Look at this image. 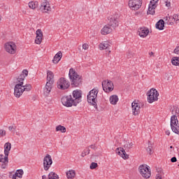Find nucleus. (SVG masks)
<instances>
[{
  "instance_id": "nucleus-31",
  "label": "nucleus",
  "mask_w": 179,
  "mask_h": 179,
  "mask_svg": "<svg viewBox=\"0 0 179 179\" xmlns=\"http://www.w3.org/2000/svg\"><path fill=\"white\" fill-rule=\"evenodd\" d=\"M172 65H175L176 66H179V57H174L171 59Z\"/></svg>"
},
{
  "instance_id": "nucleus-39",
  "label": "nucleus",
  "mask_w": 179,
  "mask_h": 179,
  "mask_svg": "<svg viewBox=\"0 0 179 179\" xmlns=\"http://www.w3.org/2000/svg\"><path fill=\"white\" fill-rule=\"evenodd\" d=\"M99 166V164H97V163L96 162H92L90 166V169H91V170H94V169L97 168Z\"/></svg>"
},
{
  "instance_id": "nucleus-43",
  "label": "nucleus",
  "mask_w": 179,
  "mask_h": 179,
  "mask_svg": "<svg viewBox=\"0 0 179 179\" xmlns=\"http://www.w3.org/2000/svg\"><path fill=\"white\" fill-rule=\"evenodd\" d=\"M165 3H166V6H167L168 8L171 6V3L170 1H169V0H164Z\"/></svg>"
},
{
  "instance_id": "nucleus-1",
  "label": "nucleus",
  "mask_w": 179,
  "mask_h": 179,
  "mask_svg": "<svg viewBox=\"0 0 179 179\" xmlns=\"http://www.w3.org/2000/svg\"><path fill=\"white\" fill-rule=\"evenodd\" d=\"M54 85V73L51 71H47V82L45 87L43 88L44 96H48L52 90V86Z\"/></svg>"
},
{
  "instance_id": "nucleus-28",
  "label": "nucleus",
  "mask_w": 179,
  "mask_h": 179,
  "mask_svg": "<svg viewBox=\"0 0 179 179\" xmlns=\"http://www.w3.org/2000/svg\"><path fill=\"white\" fill-rule=\"evenodd\" d=\"M8 157V156H6V155H0V162L4 163L5 164H8V163H9Z\"/></svg>"
},
{
  "instance_id": "nucleus-59",
  "label": "nucleus",
  "mask_w": 179,
  "mask_h": 179,
  "mask_svg": "<svg viewBox=\"0 0 179 179\" xmlns=\"http://www.w3.org/2000/svg\"><path fill=\"white\" fill-rule=\"evenodd\" d=\"M0 107H1V104H0Z\"/></svg>"
},
{
  "instance_id": "nucleus-20",
  "label": "nucleus",
  "mask_w": 179,
  "mask_h": 179,
  "mask_svg": "<svg viewBox=\"0 0 179 179\" xmlns=\"http://www.w3.org/2000/svg\"><path fill=\"white\" fill-rule=\"evenodd\" d=\"M112 32H113V28H111V27L108 25V24L105 25L101 30V34H103V36H106V34H110V33H112Z\"/></svg>"
},
{
  "instance_id": "nucleus-2",
  "label": "nucleus",
  "mask_w": 179,
  "mask_h": 179,
  "mask_svg": "<svg viewBox=\"0 0 179 179\" xmlns=\"http://www.w3.org/2000/svg\"><path fill=\"white\" fill-rule=\"evenodd\" d=\"M30 90H31V85H23V83L22 84V83H20L15 86L14 96L19 98L23 94L24 92H30Z\"/></svg>"
},
{
  "instance_id": "nucleus-19",
  "label": "nucleus",
  "mask_w": 179,
  "mask_h": 179,
  "mask_svg": "<svg viewBox=\"0 0 179 179\" xmlns=\"http://www.w3.org/2000/svg\"><path fill=\"white\" fill-rule=\"evenodd\" d=\"M115 152L119 156H121L122 159H124V160L129 158V155L127 154V152H125V150L122 148H117Z\"/></svg>"
},
{
  "instance_id": "nucleus-3",
  "label": "nucleus",
  "mask_w": 179,
  "mask_h": 179,
  "mask_svg": "<svg viewBox=\"0 0 179 179\" xmlns=\"http://www.w3.org/2000/svg\"><path fill=\"white\" fill-rule=\"evenodd\" d=\"M69 76L72 82V86L78 87V86L82 85V77L79 76L76 71H75V69H70Z\"/></svg>"
},
{
  "instance_id": "nucleus-6",
  "label": "nucleus",
  "mask_w": 179,
  "mask_h": 179,
  "mask_svg": "<svg viewBox=\"0 0 179 179\" xmlns=\"http://www.w3.org/2000/svg\"><path fill=\"white\" fill-rule=\"evenodd\" d=\"M4 48L6 52L8 54H16V51H17V46H16V43L13 41L7 42L4 45Z\"/></svg>"
},
{
  "instance_id": "nucleus-18",
  "label": "nucleus",
  "mask_w": 179,
  "mask_h": 179,
  "mask_svg": "<svg viewBox=\"0 0 179 179\" xmlns=\"http://www.w3.org/2000/svg\"><path fill=\"white\" fill-rule=\"evenodd\" d=\"M131 108L133 115H139V113H141V106H139L138 101H134L131 103Z\"/></svg>"
},
{
  "instance_id": "nucleus-7",
  "label": "nucleus",
  "mask_w": 179,
  "mask_h": 179,
  "mask_svg": "<svg viewBox=\"0 0 179 179\" xmlns=\"http://www.w3.org/2000/svg\"><path fill=\"white\" fill-rule=\"evenodd\" d=\"M147 94L148 103H153V101H157L159 99V92L155 88L148 91Z\"/></svg>"
},
{
  "instance_id": "nucleus-21",
  "label": "nucleus",
  "mask_w": 179,
  "mask_h": 179,
  "mask_svg": "<svg viewBox=\"0 0 179 179\" xmlns=\"http://www.w3.org/2000/svg\"><path fill=\"white\" fill-rule=\"evenodd\" d=\"M110 47H111V45H110V42L108 41H105L99 44V49L106 50V51H108L109 54L110 52H111V50H110Z\"/></svg>"
},
{
  "instance_id": "nucleus-44",
  "label": "nucleus",
  "mask_w": 179,
  "mask_h": 179,
  "mask_svg": "<svg viewBox=\"0 0 179 179\" xmlns=\"http://www.w3.org/2000/svg\"><path fill=\"white\" fill-rule=\"evenodd\" d=\"M1 136H5L6 135V131L5 130H0Z\"/></svg>"
},
{
  "instance_id": "nucleus-57",
  "label": "nucleus",
  "mask_w": 179,
  "mask_h": 179,
  "mask_svg": "<svg viewBox=\"0 0 179 179\" xmlns=\"http://www.w3.org/2000/svg\"><path fill=\"white\" fill-rule=\"evenodd\" d=\"M173 145H171L170 149H173Z\"/></svg>"
},
{
  "instance_id": "nucleus-8",
  "label": "nucleus",
  "mask_w": 179,
  "mask_h": 179,
  "mask_svg": "<svg viewBox=\"0 0 179 179\" xmlns=\"http://www.w3.org/2000/svg\"><path fill=\"white\" fill-rule=\"evenodd\" d=\"M62 103L63 106H65V107H72V106H78L77 103H75V101L73 100V98H72V95L63 96L62 98Z\"/></svg>"
},
{
  "instance_id": "nucleus-48",
  "label": "nucleus",
  "mask_w": 179,
  "mask_h": 179,
  "mask_svg": "<svg viewBox=\"0 0 179 179\" xmlns=\"http://www.w3.org/2000/svg\"><path fill=\"white\" fill-rule=\"evenodd\" d=\"M171 163H176V162H177V157H173L171 159Z\"/></svg>"
},
{
  "instance_id": "nucleus-40",
  "label": "nucleus",
  "mask_w": 179,
  "mask_h": 179,
  "mask_svg": "<svg viewBox=\"0 0 179 179\" xmlns=\"http://www.w3.org/2000/svg\"><path fill=\"white\" fill-rule=\"evenodd\" d=\"M36 34V37L43 38V31H41V29H38Z\"/></svg>"
},
{
  "instance_id": "nucleus-16",
  "label": "nucleus",
  "mask_w": 179,
  "mask_h": 179,
  "mask_svg": "<svg viewBox=\"0 0 179 179\" xmlns=\"http://www.w3.org/2000/svg\"><path fill=\"white\" fill-rule=\"evenodd\" d=\"M72 98L75 103L79 104L82 101V92L79 90L73 91Z\"/></svg>"
},
{
  "instance_id": "nucleus-14",
  "label": "nucleus",
  "mask_w": 179,
  "mask_h": 179,
  "mask_svg": "<svg viewBox=\"0 0 179 179\" xmlns=\"http://www.w3.org/2000/svg\"><path fill=\"white\" fill-rule=\"evenodd\" d=\"M129 6L132 10H138L142 6V0H129Z\"/></svg>"
},
{
  "instance_id": "nucleus-26",
  "label": "nucleus",
  "mask_w": 179,
  "mask_h": 179,
  "mask_svg": "<svg viewBox=\"0 0 179 179\" xmlns=\"http://www.w3.org/2000/svg\"><path fill=\"white\" fill-rule=\"evenodd\" d=\"M156 28L158 29V30H163L164 29V20H159L157 23H156Z\"/></svg>"
},
{
  "instance_id": "nucleus-32",
  "label": "nucleus",
  "mask_w": 179,
  "mask_h": 179,
  "mask_svg": "<svg viewBox=\"0 0 179 179\" xmlns=\"http://www.w3.org/2000/svg\"><path fill=\"white\" fill-rule=\"evenodd\" d=\"M166 20H168V24H174V22H176L174 15L166 17Z\"/></svg>"
},
{
  "instance_id": "nucleus-37",
  "label": "nucleus",
  "mask_w": 179,
  "mask_h": 179,
  "mask_svg": "<svg viewBox=\"0 0 179 179\" xmlns=\"http://www.w3.org/2000/svg\"><path fill=\"white\" fill-rule=\"evenodd\" d=\"M58 178V175L54 172H50L48 175V179H57Z\"/></svg>"
},
{
  "instance_id": "nucleus-42",
  "label": "nucleus",
  "mask_w": 179,
  "mask_h": 179,
  "mask_svg": "<svg viewBox=\"0 0 179 179\" xmlns=\"http://www.w3.org/2000/svg\"><path fill=\"white\" fill-rule=\"evenodd\" d=\"M152 149H153V148L152 147V144H149L148 148H147V152L150 154L152 155Z\"/></svg>"
},
{
  "instance_id": "nucleus-50",
  "label": "nucleus",
  "mask_w": 179,
  "mask_h": 179,
  "mask_svg": "<svg viewBox=\"0 0 179 179\" xmlns=\"http://www.w3.org/2000/svg\"><path fill=\"white\" fill-rule=\"evenodd\" d=\"M89 148L91 149H93L94 150H96V145H91Z\"/></svg>"
},
{
  "instance_id": "nucleus-56",
  "label": "nucleus",
  "mask_w": 179,
  "mask_h": 179,
  "mask_svg": "<svg viewBox=\"0 0 179 179\" xmlns=\"http://www.w3.org/2000/svg\"><path fill=\"white\" fill-rule=\"evenodd\" d=\"M174 111H176V113H177V110H176V109H174V110L172 111L173 114H174Z\"/></svg>"
},
{
  "instance_id": "nucleus-35",
  "label": "nucleus",
  "mask_w": 179,
  "mask_h": 179,
  "mask_svg": "<svg viewBox=\"0 0 179 179\" xmlns=\"http://www.w3.org/2000/svg\"><path fill=\"white\" fill-rule=\"evenodd\" d=\"M90 153V147H87L83 152L81 153V157H85L87 155H89Z\"/></svg>"
},
{
  "instance_id": "nucleus-47",
  "label": "nucleus",
  "mask_w": 179,
  "mask_h": 179,
  "mask_svg": "<svg viewBox=\"0 0 179 179\" xmlns=\"http://www.w3.org/2000/svg\"><path fill=\"white\" fill-rule=\"evenodd\" d=\"M174 17H175V22H179V16L177 14L173 15Z\"/></svg>"
},
{
  "instance_id": "nucleus-36",
  "label": "nucleus",
  "mask_w": 179,
  "mask_h": 179,
  "mask_svg": "<svg viewBox=\"0 0 179 179\" xmlns=\"http://www.w3.org/2000/svg\"><path fill=\"white\" fill-rule=\"evenodd\" d=\"M56 131H60L62 133H65L66 132V128H65L64 126L59 125L56 127Z\"/></svg>"
},
{
  "instance_id": "nucleus-5",
  "label": "nucleus",
  "mask_w": 179,
  "mask_h": 179,
  "mask_svg": "<svg viewBox=\"0 0 179 179\" xmlns=\"http://www.w3.org/2000/svg\"><path fill=\"white\" fill-rule=\"evenodd\" d=\"M138 171L143 177V178H150V176H152V173L150 172V169L148 166V165H141L138 167Z\"/></svg>"
},
{
  "instance_id": "nucleus-55",
  "label": "nucleus",
  "mask_w": 179,
  "mask_h": 179,
  "mask_svg": "<svg viewBox=\"0 0 179 179\" xmlns=\"http://www.w3.org/2000/svg\"><path fill=\"white\" fill-rule=\"evenodd\" d=\"M166 135H168V136L170 135V131H166Z\"/></svg>"
},
{
  "instance_id": "nucleus-12",
  "label": "nucleus",
  "mask_w": 179,
  "mask_h": 179,
  "mask_svg": "<svg viewBox=\"0 0 179 179\" xmlns=\"http://www.w3.org/2000/svg\"><path fill=\"white\" fill-rule=\"evenodd\" d=\"M102 87L106 93H110L114 90V84L111 80H105L102 82Z\"/></svg>"
},
{
  "instance_id": "nucleus-34",
  "label": "nucleus",
  "mask_w": 179,
  "mask_h": 179,
  "mask_svg": "<svg viewBox=\"0 0 179 179\" xmlns=\"http://www.w3.org/2000/svg\"><path fill=\"white\" fill-rule=\"evenodd\" d=\"M132 146H134V143L127 142L124 144V148L125 150H129V149H132Z\"/></svg>"
},
{
  "instance_id": "nucleus-38",
  "label": "nucleus",
  "mask_w": 179,
  "mask_h": 179,
  "mask_svg": "<svg viewBox=\"0 0 179 179\" xmlns=\"http://www.w3.org/2000/svg\"><path fill=\"white\" fill-rule=\"evenodd\" d=\"M16 173H17L18 178L23 177L24 172L22 169L17 170Z\"/></svg>"
},
{
  "instance_id": "nucleus-25",
  "label": "nucleus",
  "mask_w": 179,
  "mask_h": 179,
  "mask_svg": "<svg viewBox=\"0 0 179 179\" xmlns=\"http://www.w3.org/2000/svg\"><path fill=\"white\" fill-rule=\"evenodd\" d=\"M10 149H12V144L10 143H6L4 145V155L9 156V152H10Z\"/></svg>"
},
{
  "instance_id": "nucleus-51",
  "label": "nucleus",
  "mask_w": 179,
  "mask_h": 179,
  "mask_svg": "<svg viewBox=\"0 0 179 179\" xmlns=\"http://www.w3.org/2000/svg\"><path fill=\"white\" fill-rule=\"evenodd\" d=\"M6 166H8V164L3 163V164L1 165V168L6 169Z\"/></svg>"
},
{
  "instance_id": "nucleus-13",
  "label": "nucleus",
  "mask_w": 179,
  "mask_h": 179,
  "mask_svg": "<svg viewBox=\"0 0 179 179\" xmlns=\"http://www.w3.org/2000/svg\"><path fill=\"white\" fill-rule=\"evenodd\" d=\"M52 164V158L51 157V155L48 154L43 158V169L45 171H48Z\"/></svg>"
},
{
  "instance_id": "nucleus-29",
  "label": "nucleus",
  "mask_w": 179,
  "mask_h": 179,
  "mask_svg": "<svg viewBox=\"0 0 179 179\" xmlns=\"http://www.w3.org/2000/svg\"><path fill=\"white\" fill-rule=\"evenodd\" d=\"M29 7L30 9H36L38 8V1H30L29 3Z\"/></svg>"
},
{
  "instance_id": "nucleus-10",
  "label": "nucleus",
  "mask_w": 179,
  "mask_h": 179,
  "mask_svg": "<svg viewBox=\"0 0 179 179\" xmlns=\"http://www.w3.org/2000/svg\"><path fill=\"white\" fill-rule=\"evenodd\" d=\"M118 17L120 15L118 14H115L113 15H110L108 17V24L113 29H115V27H118Z\"/></svg>"
},
{
  "instance_id": "nucleus-23",
  "label": "nucleus",
  "mask_w": 179,
  "mask_h": 179,
  "mask_svg": "<svg viewBox=\"0 0 179 179\" xmlns=\"http://www.w3.org/2000/svg\"><path fill=\"white\" fill-rule=\"evenodd\" d=\"M27 75H29V71H27V69L23 70L22 73L18 77L17 81L20 83L23 84V80H24V78H26V76H27Z\"/></svg>"
},
{
  "instance_id": "nucleus-53",
  "label": "nucleus",
  "mask_w": 179,
  "mask_h": 179,
  "mask_svg": "<svg viewBox=\"0 0 179 179\" xmlns=\"http://www.w3.org/2000/svg\"><path fill=\"white\" fill-rule=\"evenodd\" d=\"M149 54H150V57H152V56H154V55H155V53H153V52H150Z\"/></svg>"
},
{
  "instance_id": "nucleus-27",
  "label": "nucleus",
  "mask_w": 179,
  "mask_h": 179,
  "mask_svg": "<svg viewBox=\"0 0 179 179\" xmlns=\"http://www.w3.org/2000/svg\"><path fill=\"white\" fill-rule=\"evenodd\" d=\"M118 96L117 95H112L110 97V104H113V106H115V104H117V103H118Z\"/></svg>"
},
{
  "instance_id": "nucleus-41",
  "label": "nucleus",
  "mask_w": 179,
  "mask_h": 179,
  "mask_svg": "<svg viewBox=\"0 0 179 179\" xmlns=\"http://www.w3.org/2000/svg\"><path fill=\"white\" fill-rule=\"evenodd\" d=\"M42 41H43V38L36 37L35 39L36 44H41Z\"/></svg>"
},
{
  "instance_id": "nucleus-45",
  "label": "nucleus",
  "mask_w": 179,
  "mask_h": 179,
  "mask_svg": "<svg viewBox=\"0 0 179 179\" xmlns=\"http://www.w3.org/2000/svg\"><path fill=\"white\" fill-rule=\"evenodd\" d=\"M83 50H88L89 49V45L86 44V43H84L83 45Z\"/></svg>"
},
{
  "instance_id": "nucleus-24",
  "label": "nucleus",
  "mask_w": 179,
  "mask_h": 179,
  "mask_svg": "<svg viewBox=\"0 0 179 179\" xmlns=\"http://www.w3.org/2000/svg\"><path fill=\"white\" fill-rule=\"evenodd\" d=\"M61 58H62V52L59 51L55 55L52 59L53 64H58L61 61Z\"/></svg>"
},
{
  "instance_id": "nucleus-58",
  "label": "nucleus",
  "mask_w": 179,
  "mask_h": 179,
  "mask_svg": "<svg viewBox=\"0 0 179 179\" xmlns=\"http://www.w3.org/2000/svg\"><path fill=\"white\" fill-rule=\"evenodd\" d=\"M1 20V15H0V20Z\"/></svg>"
},
{
  "instance_id": "nucleus-30",
  "label": "nucleus",
  "mask_w": 179,
  "mask_h": 179,
  "mask_svg": "<svg viewBox=\"0 0 179 179\" xmlns=\"http://www.w3.org/2000/svg\"><path fill=\"white\" fill-rule=\"evenodd\" d=\"M164 178V172H163V170L158 171L156 175V179H163Z\"/></svg>"
},
{
  "instance_id": "nucleus-9",
  "label": "nucleus",
  "mask_w": 179,
  "mask_h": 179,
  "mask_svg": "<svg viewBox=\"0 0 179 179\" xmlns=\"http://www.w3.org/2000/svg\"><path fill=\"white\" fill-rule=\"evenodd\" d=\"M57 85V87L60 89V90H66V89H69L71 86L69 81H68L65 78H61L59 79Z\"/></svg>"
},
{
  "instance_id": "nucleus-11",
  "label": "nucleus",
  "mask_w": 179,
  "mask_h": 179,
  "mask_svg": "<svg viewBox=\"0 0 179 179\" xmlns=\"http://www.w3.org/2000/svg\"><path fill=\"white\" fill-rule=\"evenodd\" d=\"M171 127L175 134H179V124H178V119H177L176 115H173L171 117Z\"/></svg>"
},
{
  "instance_id": "nucleus-46",
  "label": "nucleus",
  "mask_w": 179,
  "mask_h": 179,
  "mask_svg": "<svg viewBox=\"0 0 179 179\" xmlns=\"http://www.w3.org/2000/svg\"><path fill=\"white\" fill-rule=\"evenodd\" d=\"M173 52H174L175 54L179 55V46H177V47L175 48Z\"/></svg>"
},
{
  "instance_id": "nucleus-22",
  "label": "nucleus",
  "mask_w": 179,
  "mask_h": 179,
  "mask_svg": "<svg viewBox=\"0 0 179 179\" xmlns=\"http://www.w3.org/2000/svg\"><path fill=\"white\" fill-rule=\"evenodd\" d=\"M148 34H149V29L146 27H141L138 29V36H140V37H147Z\"/></svg>"
},
{
  "instance_id": "nucleus-17",
  "label": "nucleus",
  "mask_w": 179,
  "mask_h": 179,
  "mask_svg": "<svg viewBox=\"0 0 179 179\" xmlns=\"http://www.w3.org/2000/svg\"><path fill=\"white\" fill-rule=\"evenodd\" d=\"M157 2L159 0H151L148 6V15H154L155 10L157 8Z\"/></svg>"
},
{
  "instance_id": "nucleus-15",
  "label": "nucleus",
  "mask_w": 179,
  "mask_h": 179,
  "mask_svg": "<svg viewBox=\"0 0 179 179\" xmlns=\"http://www.w3.org/2000/svg\"><path fill=\"white\" fill-rule=\"evenodd\" d=\"M39 9L41 12H43V13H50V12H51V6H50V2H48L47 0H44V1L41 3Z\"/></svg>"
},
{
  "instance_id": "nucleus-54",
  "label": "nucleus",
  "mask_w": 179,
  "mask_h": 179,
  "mask_svg": "<svg viewBox=\"0 0 179 179\" xmlns=\"http://www.w3.org/2000/svg\"><path fill=\"white\" fill-rule=\"evenodd\" d=\"M42 179H47V176H46L45 175H43V176H42Z\"/></svg>"
},
{
  "instance_id": "nucleus-4",
  "label": "nucleus",
  "mask_w": 179,
  "mask_h": 179,
  "mask_svg": "<svg viewBox=\"0 0 179 179\" xmlns=\"http://www.w3.org/2000/svg\"><path fill=\"white\" fill-rule=\"evenodd\" d=\"M97 94H99V90L97 88H94L90 91L87 95V101L92 106H94L95 108H97Z\"/></svg>"
},
{
  "instance_id": "nucleus-33",
  "label": "nucleus",
  "mask_w": 179,
  "mask_h": 179,
  "mask_svg": "<svg viewBox=\"0 0 179 179\" xmlns=\"http://www.w3.org/2000/svg\"><path fill=\"white\" fill-rule=\"evenodd\" d=\"M66 176H67V178H73V177H75L76 173H75V171L71 170L69 171L66 173Z\"/></svg>"
},
{
  "instance_id": "nucleus-52",
  "label": "nucleus",
  "mask_w": 179,
  "mask_h": 179,
  "mask_svg": "<svg viewBox=\"0 0 179 179\" xmlns=\"http://www.w3.org/2000/svg\"><path fill=\"white\" fill-rule=\"evenodd\" d=\"M8 129H9V131H13V129H16V128L15 127H13V126H10L9 127H8Z\"/></svg>"
},
{
  "instance_id": "nucleus-49",
  "label": "nucleus",
  "mask_w": 179,
  "mask_h": 179,
  "mask_svg": "<svg viewBox=\"0 0 179 179\" xmlns=\"http://www.w3.org/2000/svg\"><path fill=\"white\" fill-rule=\"evenodd\" d=\"M16 177H17V173H16V172L15 173V174L11 176V178L13 179H16Z\"/></svg>"
}]
</instances>
